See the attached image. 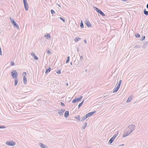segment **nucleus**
I'll return each instance as SVG.
<instances>
[{
  "label": "nucleus",
  "instance_id": "obj_8",
  "mask_svg": "<svg viewBox=\"0 0 148 148\" xmlns=\"http://www.w3.org/2000/svg\"><path fill=\"white\" fill-rule=\"evenodd\" d=\"M59 111L58 112V113L60 115H62L63 114L64 112L65 111V110L64 109H61L60 110H58Z\"/></svg>",
  "mask_w": 148,
  "mask_h": 148
},
{
  "label": "nucleus",
  "instance_id": "obj_29",
  "mask_svg": "<svg viewBox=\"0 0 148 148\" xmlns=\"http://www.w3.org/2000/svg\"><path fill=\"white\" fill-rule=\"evenodd\" d=\"M145 38V36H143L141 38L140 40L141 41L144 40Z\"/></svg>",
  "mask_w": 148,
  "mask_h": 148
},
{
  "label": "nucleus",
  "instance_id": "obj_14",
  "mask_svg": "<svg viewBox=\"0 0 148 148\" xmlns=\"http://www.w3.org/2000/svg\"><path fill=\"white\" fill-rule=\"evenodd\" d=\"M45 36L47 39H50L51 38V37L50 34H47L46 35H45Z\"/></svg>",
  "mask_w": 148,
  "mask_h": 148
},
{
  "label": "nucleus",
  "instance_id": "obj_35",
  "mask_svg": "<svg viewBox=\"0 0 148 148\" xmlns=\"http://www.w3.org/2000/svg\"><path fill=\"white\" fill-rule=\"evenodd\" d=\"M10 64L11 66H14L15 65L13 61H11L10 62Z\"/></svg>",
  "mask_w": 148,
  "mask_h": 148
},
{
  "label": "nucleus",
  "instance_id": "obj_57",
  "mask_svg": "<svg viewBox=\"0 0 148 148\" xmlns=\"http://www.w3.org/2000/svg\"><path fill=\"white\" fill-rule=\"evenodd\" d=\"M87 71V69H86V70H85V71H86H86Z\"/></svg>",
  "mask_w": 148,
  "mask_h": 148
},
{
  "label": "nucleus",
  "instance_id": "obj_17",
  "mask_svg": "<svg viewBox=\"0 0 148 148\" xmlns=\"http://www.w3.org/2000/svg\"><path fill=\"white\" fill-rule=\"evenodd\" d=\"M93 9L95 10H96L98 13L99 12V11L100 10H99V9L93 6Z\"/></svg>",
  "mask_w": 148,
  "mask_h": 148
},
{
  "label": "nucleus",
  "instance_id": "obj_45",
  "mask_svg": "<svg viewBox=\"0 0 148 148\" xmlns=\"http://www.w3.org/2000/svg\"><path fill=\"white\" fill-rule=\"evenodd\" d=\"M79 56L80 57V60H81L82 59H83V57L82 56H80V55H79Z\"/></svg>",
  "mask_w": 148,
  "mask_h": 148
},
{
  "label": "nucleus",
  "instance_id": "obj_5",
  "mask_svg": "<svg viewBox=\"0 0 148 148\" xmlns=\"http://www.w3.org/2000/svg\"><path fill=\"white\" fill-rule=\"evenodd\" d=\"M6 145L11 146H14L15 145V144L14 142L11 141H6Z\"/></svg>",
  "mask_w": 148,
  "mask_h": 148
},
{
  "label": "nucleus",
  "instance_id": "obj_33",
  "mask_svg": "<svg viewBox=\"0 0 148 148\" xmlns=\"http://www.w3.org/2000/svg\"><path fill=\"white\" fill-rule=\"evenodd\" d=\"M61 20H62L64 22H65V20L64 18H62V17H60L59 18Z\"/></svg>",
  "mask_w": 148,
  "mask_h": 148
},
{
  "label": "nucleus",
  "instance_id": "obj_31",
  "mask_svg": "<svg viewBox=\"0 0 148 148\" xmlns=\"http://www.w3.org/2000/svg\"><path fill=\"white\" fill-rule=\"evenodd\" d=\"M117 135L118 134H114L112 137L114 139H115L116 136H117Z\"/></svg>",
  "mask_w": 148,
  "mask_h": 148
},
{
  "label": "nucleus",
  "instance_id": "obj_47",
  "mask_svg": "<svg viewBox=\"0 0 148 148\" xmlns=\"http://www.w3.org/2000/svg\"><path fill=\"white\" fill-rule=\"evenodd\" d=\"M123 1H128V0H121Z\"/></svg>",
  "mask_w": 148,
  "mask_h": 148
},
{
  "label": "nucleus",
  "instance_id": "obj_44",
  "mask_svg": "<svg viewBox=\"0 0 148 148\" xmlns=\"http://www.w3.org/2000/svg\"><path fill=\"white\" fill-rule=\"evenodd\" d=\"M47 53H48L49 54H50L51 53V52H50V51H49V50H48L47 51Z\"/></svg>",
  "mask_w": 148,
  "mask_h": 148
},
{
  "label": "nucleus",
  "instance_id": "obj_54",
  "mask_svg": "<svg viewBox=\"0 0 148 148\" xmlns=\"http://www.w3.org/2000/svg\"><path fill=\"white\" fill-rule=\"evenodd\" d=\"M84 99L82 101V102H83V103L84 102Z\"/></svg>",
  "mask_w": 148,
  "mask_h": 148
},
{
  "label": "nucleus",
  "instance_id": "obj_42",
  "mask_svg": "<svg viewBox=\"0 0 148 148\" xmlns=\"http://www.w3.org/2000/svg\"><path fill=\"white\" fill-rule=\"evenodd\" d=\"M76 100L77 101H78V102L79 101L81 100L79 98L76 99Z\"/></svg>",
  "mask_w": 148,
  "mask_h": 148
},
{
  "label": "nucleus",
  "instance_id": "obj_41",
  "mask_svg": "<svg viewBox=\"0 0 148 148\" xmlns=\"http://www.w3.org/2000/svg\"><path fill=\"white\" fill-rule=\"evenodd\" d=\"M140 47L138 45H136L135 46V48H140Z\"/></svg>",
  "mask_w": 148,
  "mask_h": 148
},
{
  "label": "nucleus",
  "instance_id": "obj_56",
  "mask_svg": "<svg viewBox=\"0 0 148 148\" xmlns=\"http://www.w3.org/2000/svg\"><path fill=\"white\" fill-rule=\"evenodd\" d=\"M58 5L59 6V7H60V5Z\"/></svg>",
  "mask_w": 148,
  "mask_h": 148
},
{
  "label": "nucleus",
  "instance_id": "obj_4",
  "mask_svg": "<svg viewBox=\"0 0 148 148\" xmlns=\"http://www.w3.org/2000/svg\"><path fill=\"white\" fill-rule=\"evenodd\" d=\"M22 75L23 76V81L24 84H26L27 83V78L25 77V76L26 75V73L25 72H24L22 73Z\"/></svg>",
  "mask_w": 148,
  "mask_h": 148
},
{
  "label": "nucleus",
  "instance_id": "obj_9",
  "mask_svg": "<svg viewBox=\"0 0 148 148\" xmlns=\"http://www.w3.org/2000/svg\"><path fill=\"white\" fill-rule=\"evenodd\" d=\"M85 24L88 27H91L92 26L91 24L89 22V21H87L86 20V21Z\"/></svg>",
  "mask_w": 148,
  "mask_h": 148
},
{
  "label": "nucleus",
  "instance_id": "obj_48",
  "mask_svg": "<svg viewBox=\"0 0 148 148\" xmlns=\"http://www.w3.org/2000/svg\"><path fill=\"white\" fill-rule=\"evenodd\" d=\"M27 0H23V2H27Z\"/></svg>",
  "mask_w": 148,
  "mask_h": 148
},
{
  "label": "nucleus",
  "instance_id": "obj_10",
  "mask_svg": "<svg viewBox=\"0 0 148 148\" xmlns=\"http://www.w3.org/2000/svg\"><path fill=\"white\" fill-rule=\"evenodd\" d=\"M120 87V86H119L117 85V87H115V88L114 89V90H113V92L114 93V92H117L118 91Z\"/></svg>",
  "mask_w": 148,
  "mask_h": 148
},
{
  "label": "nucleus",
  "instance_id": "obj_53",
  "mask_svg": "<svg viewBox=\"0 0 148 148\" xmlns=\"http://www.w3.org/2000/svg\"><path fill=\"white\" fill-rule=\"evenodd\" d=\"M66 86H68V83H66Z\"/></svg>",
  "mask_w": 148,
  "mask_h": 148
},
{
  "label": "nucleus",
  "instance_id": "obj_18",
  "mask_svg": "<svg viewBox=\"0 0 148 148\" xmlns=\"http://www.w3.org/2000/svg\"><path fill=\"white\" fill-rule=\"evenodd\" d=\"M132 97L130 96L128 97L127 100L126 101V102L127 103L131 101V100H132Z\"/></svg>",
  "mask_w": 148,
  "mask_h": 148
},
{
  "label": "nucleus",
  "instance_id": "obj_38",
  "mask_svg": "<svg viewBox=\"0 0 148 148\" xmlns=\"http://www.w3.org/2000/svg\"><path fill=\"white\" fill-rule=\"evenodd\" d=\"M60 104L61 106H65L63 102H61L60 103Z\"/></svg>",
  "mask_w": 148,
  "mask_h": 148
},
{
  "label": "nucleus",
  "instance_id": "obj_2",
  "mask_svg": "<svg viewBox=\"0 0 148 148\" xmlns=\"http://www.w3.org/2000/svg\"><path fill=\"white\" fill-rule=\"evenodd\" d=\"M128 127L129 129L128 131L131 133L135 130V126L134 125H130L128 126Z\"/></svg>",
  "mask_w": 148,
  "mask_h": 148
},
{
  "label": "nucleus",
  "instance_id": "obj_7",
  "mask_svg": "<svg viewBox=\"0 0 148 148\" xmlns=\"http://www.w3.org/2000/svg\"><path fill=\"white\" fill-rule=\"evenodd\" d=\"M95 112V111L91 112L86 114V116L88 118L89 116H92L93 114H94Z\"/></svg>",
  "mask_w": 148,
  "mask_h": 148
},
{
  "label": "nucleus",
  "instance_id": "obj_58",
  "mask_svg": "<svg viewBox=\"0 0 148 148\" xmlns=\"http://www.w3.org/2000/svg\"><path fill=\"white\" fill-rule=\"evenodd\" d=\"M143 47H144V46H143Z\"/></svg>",
  "mask_w": 148,
  "mask_h": 148
},
{
  "label": "nucleus",
  "instance_id": "obj_50",
  "mask_svg": "<svg viewBox=\"0 0 148 148\" xmlns=\"http://www.w3.org/2000/svg\"><path fill=\"white\" fill-rule=\"evenodd\" d=\"M146 7L148 9V3Z\"/></svg>",
  "mask_w": 148,
  "mask_h": 148
},
{
  "label": "nucleus",
  "instance_id": "obj_6",
  "mask_svg": "<svg viewBox=\"0 0 148 148\" xmlns=\"http://www.w3.org/2000/svg\"><path fill=\"white\" fill-rule=\"evenodd\" d=\"M23 3L25 10L26 11H27L28 10V5L27 1L23 2Z\"/></svg>",
  "mask_w": 148,
  "mask_h": 148
},
{
  "label": "nucleus",
  "instance_id": "obj_32",
  "mask_svg": "<svg viewBox=\"0 0 148 148\" xmlns=\"http://www.w3.org/2000/svg\"><path fill=\"white\" fill-rule=\"evenodd\" d=\"M121 82H122V80H120L119 82V84L118 85V86H121Z\"/></svg>",
  "mask_w": 148,
  "mask_h": 148
},
{
  "label": "nucleus",
  "instance_id": "obj_16",
  "mask_svg": "<svg viewBox=\"0 0 148 148\" xmlns=\"http://www.w3.org/2000/svg\"><path fill=\"white\" fill-rule=\"evenodd\" d=\"M98 13L101 14L102 16H105V14L101 10H100Z\"/></svg>",
  "mask_w": 148,
  "mask_h": 148
},
{
  "label": "nucleus",
  "instance_id": "obj_22",
  "mask_svg": "<svg viewBox=\"0 0 148 148\" xmlns=\"http://www.w3.org/2000/svg\"><path fill=\"white\" fill-rule=\"evenodd\" d=\"M81 39V38L79 37H77L75 38V41L76 42H77L78 41H79L80 39Z\"/></svg>",
  "mask_w": 148,
  "mask_h": 148
},
{
  "label": "nucleus",
  "instance_id": "obj_24",
  "mask_svg": "<svg viewBox=\"0 0 148 148\" xmlns=\"http://www.w3.org/2000/svg\"><path fill=\"white\" fill-rule=\"evenodd\" d=\"M80 27L81 28H83L84 27V25L82 20H81V21Z\"/></svg>",
  "mask_w": 148,
  "mask_h": 148
},
{
  "label": "nucleus",
  "instance_id": "obj_30",
  "mask_svg": "<svg viewBox=\"0 0 148 148\" xmlns=\"http://www.w3.org/2000/svg\"><path fill=\"white\" fill-rule=\"evenodd\" d=\"M51 12L52 14H55V12L53 10H51Z\"/></svg>",
  "mask_w": 148,
  "mask_h": 148
},
{
  "label": "nucleus",
  "instance_id": "obj_49",
  "mask_svg": "<svg viewBox=\"0 0 148 148\" xmlns=\"http://www.w3.org/2000/svg\"><path fill=\"white\" fill-rule=\"evenodd\" d=\"M84 42H85V43H86V40H84Z\"/></svg>",
  "mask_w": 148,
  "mask_h": 148
},
{
  "label": "nucleus",
  "instance_id": "obj_13",
  "mask_svg": "<svg viewBox=\"0 0 148 148\" xmlns=\"http://www.w3.org/2000/svg\"><path fill=\"white\" fill-rule=\"evenodd\" d=\"M51 70V68L50 67H49L48 68L46 69L45 73L47 74L48 72H49Z\"/></svg>",
  "mask_w": 148,
  "mask_h": 148
},
{
  "label": "nucleus",
  "instance_id": "obj_26",
  "mask_svg": "<svg viewBox=\"0 0 148 148\" xmlns=\"http://www.w3.org/2000/svg\"><path fill=\"white\" fill-rule=\"evenodd\" d=\"M75 118L79 121L80 120V116L79 115L75 116Z\"/></svg>",
  "mask_w": 148,
  "mask_h": 148
},
{
  "label": "nucleus",
  "instance_id": "obj_19",
  "mask_svg": "<svg viewBox=\"0 0 148 148\" xmlns=\"http://www.w3.org/2000/svg\"><path fill=\"white\" fill-rule=\"evenodd\" d=\"M114 139L112 137L109 140V143L110 144H111L114 141Z\"/></svg>",
  "mask_w": 148,
  "mask_h": 148
},
{
  "label": "nucleus",
  "instance_id": "obj_40",
  "mask_svg": "<svg viewBox=\"0 0 148 148\" xmlns=\"http://www.w3.org/2000/svg\"><path fill=\"white\" fill-rule=\"evenodd\" d=\"M31 55L33 57H34V56H36L35 54L34 53H31Z\"/></svg>",
  "mask_w": 148,
  "mask_h": 148
},
{
  "label": "nucleus",
  "instance_id": "obj_51",
  "mask_svg": "<svg viewBox=\"0 0 148 148\" xmlns=\"http://www.w3.org/2000/svg\"><path fill=\"white\" fill-rule=\"evenodd\" d=\"M77 51L78 52H79V50L78 48H77Z\"/></svg>",
  "mask_w": 148,
  "mask_h": 148
},
{
  "label": "nucleus",
  "instance_id": "obj_28",
  "mask_svg": "<svg viewBox=\"0 0 148 148\" xmlns=\"http://www.w3.org/2000/svg\"><path fill=\"white\" fill-rule=\"evenodd\" d=\"M83 103V102H82L81 103H80L78 105V108H79L82 105Z\"/></svg>",
  "mask_w": 148,
  "mask_h": 148
},
{
  "label": "nucleus",
  "instance_id": "obj_36",
  "mask_svg": "<svg viewBox=\"0 0 148 148\" xmlns=\"http://www.w3.org/2000/svg\"><path fill=\"white\" fill-rule=\"evenodd\" d=\"M5 128V127L3 125H0V128L3 129Z\"/></svg>",
  "mask_w": 148,
  "mask_h": 148
},
{
  "label": "nucleus",
  "instance_id": "obj_43",
  "mask_svg": "<svg viewBox=\"0 0 148 148\" xmlns=\"http://www.w3.org/2000/svg\"><path fill=\"white\" fill-rule=\"evenodd\" d=\"M0 54L1 55H2V51L1 50V48L0 47Z\"/></svg>",
  "mask_w": 148,
  "mask_h": 148
},
{
  "label": "nucleus",
  "instance_id": "obj_55",
  "mask_svg": "<svg viewBox=\"0 0 148 148\" xmlns=\"http://www.w3.org/2000/svg\"><path fill=\"white\" fill-rule=\"evenodd\" d=\"M84 99L82 101V102H83V103L84 102Z\"/></svg>",
  "mask_w": 148,
  "mask_h": 148
},
{
  "label": "nucleus",
  "instance_id": "obj_52",
  "mask_svg": "<svg viewBox=\"0 0 148 148\" xmlns=\"http://www.w3.org/2000/svg\"><path fill=\"white\" fill-rule=\"evenodd\" d=\"M70 64H71V65H72V62H71L70 63Z\"/></svg>",
  "mask_w": 148,
  "mask_h": 148
},
{
  "label": "nucleus",
  "instance_id": "obj_27",
  "mask_svg": "<svg viewBox=\"0 0 148 148\" xmlns=\"http://www.w3.org/2000/svg\"><path fill=\"white\" fill-rule=\"evenodd\" d=\"M70 58V57L69 56L67 57V59L66 61V63H67L69 62Z\"/></svg>",
  "mask_w": 148,
  "mask_h": 148
},
{
  "label": "nucleus",
  "instance_id": "obj_12",
  "mask_svg": "<svg viewBox=\"0 0 148 148\" xmlns=\"http://www.w3.org/2000/svg\"><path fill=\"white\" fill-rule=\"evenodd\" d=\"M130 134V133L129 132V131H128L127 132H126L123 135L122 137L123 138L125 137Z\"/></svg>",
  "mask_w": 148,
  "mask_h": 148
},
{
  "label": "nucleus",
  "instance_id": "obj_11",
  "mask_svg": "<svg viewBox=\"0 0 148 148\" xmlns=\"http://www.w3.org/2000/svg\"><path fill=\"white\" fill-rule=\"evenodd\" d=\"M69 112L68 111H66L65 112L64 116L66 118H67L69 116Z\"/></svg>",
  "mask_w": 148,
  "mask_h": 148
},
{
  "label": "nucleus",
  "instance_id": "obj_1",
  "mask_svg": "<svg viewBox=\"0 0 148 148\" xmlns=\"http://www.w3.org/2000/svg\"><path fill=\"white\" fill-rule=\"evenodd\" d=\"M12 76L13 78H18V74L16 71L15 70H12L11 72Z\"/></svg>",
  "mask_w": 148,
  "mask_h": 148
},
{
  "label": "nucleus",
  "instance_id": "obj_21",
  "mask_svg": "<svg viewBox=\"0 0 148 148\" xmlns=\"http://www.w3.org/2000/svg\"><path fill=\"white\" fill-rule=\"evenodd\" d=\"M87 117L86 116V115L85 116L83 117H82L81 119V121H83L85 119H86L87 118Z\"/></svg>",
  "mask_w": 148,
  "mask_h": 148
},
{
  "label": "nucleus",
  "instance_id": "obj_23",
  "mask_svg": "<svg viewBox=\"0 0 148 148\" xmlns=\"http://www.w3.org/2000/svg\"><path fill=\"white\" fill-rule=\"evenodd\" d=\"M135 36L136 38H139L140 37V36L138 33H137L135 34Z\"/></svg>",
  "mask_w": 148,
  "mask_h": 148
},
{
  "label": "nucleus",
  "instance_id": "obj_46",
  "mask_svg": "<svg viewBox=\"0 0 148 148\" xmlns=\"http://www.w3.org/2000/svg\"><path fill=\"white\" fill-rule=\"evenodd\" d=\"M83 97L82 96H81L79 98L81 100L82 98Z\"/></svg>",
  "mask_w": 148,
  "mask_h": 148
},
{
  "label": "nucleus",
  "instance_id": "obj_20",
  "mask_svg": "<svg viewBox=\"0 0 148 148\" xmlns=\"http://www.w3.org/2000/svg\"><path fill=\"white\" fill-rule=\"evenodd\" d=\"M143 12L145 15L147 16L148 15V11H147L146 9L144 10Z\"/></svg>",
  "mask_w": 148,
  "mask_h": 148
},
{
  "label": "nucleus",
  "instance_id": "obj_25",
  "mask_svg": "<svg viewBox=\"0 0 148 148\" xmlns=\"http://www.w3.org/2000/svg\"><path fill=\"white\" fill-rule=\"evenodd\" d=\"M87 125V123L85 122L84 124L83 125V126L82 127L83 129H84L86 127Z\"/></svg>",
  "mask_w": 148,
  "mask_h": 148
},
{
  "label": "nucleus",
  "instance_id": "obj_3",
  "mask_svg": "<svg viewBox=\"0 0 148 148\" xmlns=\"http://www.w3.org/2000/svg\"><path fill=\"white\" fill-rule=\"evenodd\" d=\"M10 19L11 21V23L13 24L14 27L17 28L18 29H19L18 25L11 17H10Z\"/></svg>",
  "mask_w": 148,
  "mask_h": 148
},
{
  "label": "nucleus",
  "instance_id": "obj_34",
  "mask_svg": "<svg viewBox=\"0 0 148 148\" xmlns=\"http://www.w3.org/2000/svg\"><path fill=\"white\" fill-rule=\"evenodd\" d=\"M56 73H58V74H60L61 73V72L60 71V70H58L56 71Z\"/></svg>",
  "mask_w": 148,
  "mask_h": 148
},
{
  "label": "nucleus",
  "instance_id": "obj_39",
  "mask_svg": "<svg viewBox=\"0 0 148 148\" xmlns=\"http://www.w3.org/2000/svg\"><path fill=\"white\" fill-rule=\"evenodd\" d=\"M34 57V59L35 60H38V58L36 56H35Z\"/></svg>",
  "mask_w": 148,
  "mask_h": 148
},
{
  "label": "nucleus",
  "instance_id": "obj_37",
  "mask_svg": "<svg viewBox=\"0 0 148 148\" xmlns=\"http://www.w3.org/2000/svg\"><path fill=\"white\" fill-rule=\"evenodd\" d=\"M76 102H77L76 99H73L72 101L73 103H75Z\"/></svg>",
  "mask_w": 148,
  "mask_h": 148
},
{
  "label": "nucleus",
  "instance_id": "obj_15",
  "mask_svg": "<svg viewBox=\"0 0 148 148\" xmlns=\"http://www.w3.org/2000/svg\"><path fill=\"white\" fill-rule=\"evenodd\" d=\"M14 79H14V85L15 86H16L17 84L18 81L17 78H15Z\"/></svg>",
  "mask_w": 148,
  "mask_h": 148
}]
</instances>
